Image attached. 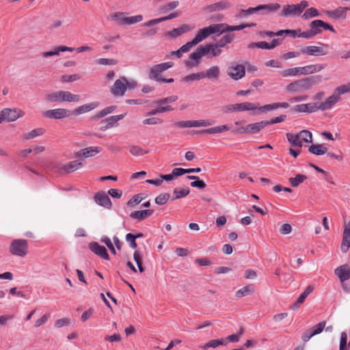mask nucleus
I'll list each match as a JSON object with an SVG mask.
<instances>
[{
	"instance_id": "22",
	"label": "nucleus",
	"mask_w": 350,
	"mask_h": 350,
	"mask_svg": "<svg viewBox=\"0 0 350 350\" xmlns=\"http://www.w3.org/2000/svg\"><path fill=\"white\" fill-rule=\"evenodd\" d=\"M350 247V224L344 229L342 241L340 245L341 252L347 253Z\"/></svg>"
},
{
	"instance_id": "10",
	"label": "nucleus",
	"mask_w": 350,
	"mask_h": 350,
	"mask_svg": "<svg viewBox=\"0 0 350 350\" xmlns=\"http://www.w3.org/2000/svg\"><path fill=\"white\" fill-rule=\"evenodd\" d=\"M258 109V107L254 103L250 102H245L241 103H236L228 105L225 107V112H232V111H255Z\"/></svg>"
},
{
	"instance_id": "40",
	"label": "nucleus",
	"mask_w": 350,
	"mask_h": 350,
	"mask_svg": "<svg viewBox=\"0 0 350 350\" xmlns=\"http://www.w3.org/2000/svg\"><path fill=\"white\" fill-rule=\"evenodd\" d=\"M174 126L178 128L197 126V120L179 121L174 123Z\"/></svg>"
},
{
	"instance_id": "5",
	"label": "nucleus",
	"mask_w": 350,
	"mask_h": 350,
	"mask_svg": "<svg viewBox=\"0 0 350 350\" xmlns=\"http://www.w3.org/2000/svg\"><path fill=\"white\" fill-rule=\"evenodd\" d=\"M318 44L319 46H307L301 48V54L310 56H323L327 55L329 45L322 42H319Z\"/></svg>"
},
{
	"instance_id": "4",
	"label": "nucleus",
	"mask_w": 350,
	"mask_h": 350,
	"mask_svg": "<svg viewBox=\"0 0 350 350\" xmlns=\"http://www.w3.org/2000/svg\"><path fill=\"white\" fill-rule=\"evenodd\" d=\"M10 252L19 257H25L28 252V243L25 239H14L12 241L10 248Z\"/></svg>"
},
{
	"instance_id": "14",
	"label": "nucleus",
	"mask_w": 350,
	"mask_h": 350,
	"mask_svg": "<svg viewBox=\"0 0 350 350\" xmlns=\"http://www.w3.org/2000/svg\"><path fill=\"white\" fill-rule=\"evenodd\" d=\"M265 126H267L266 122L265 120H262L241 127L238 129V132L241 133H257Z\"/></svg>"
},
{
	"instance_id": "49",
	"label": "nucleus",
	"mask_w": 350,
	"mask_h": 350,
	"mask_svg": "<svg viewBox=\"0 0 350 350\" xmlns=\"http://www.w3.org/2000/svg\"><path fill=\"white\" fill-rule=\"evenodd\" d=\"M279 108V104L278 103H273L271 104H268L263 105L262 107H258V109L261 112H267L269 111H273Z\"/></svg>"
},
{
	"instance_id": "6",
	"label": "nucleus",
	"mask_w": 350,
	"mask_h": 350,
	"mask_svg": "<svg viewBox=\"0 0 350 350\" xmlns=\"http://www.w3.org/2000/svg\"><path fill=\"white\" fill-rule=\"evenodd\" d=\"M221 49L215 44H206L198 46V59L203 56H206L208 58L219 56L221 53Z\"/></svg>"
},
{
	"instance_id": "44",
	"label": "nucleus",
	"mask_w": 350,
	"mask_h": 350,
	"mask_svg": "<svg viewBox=\"0 0 350 350\" xmlns=\"http://www.w3.org/2000/svg\"><path fill=\"white\" fill-rule=\"evenodd\" d=\"M170 198V196L168 193H161L156 197L154 201L155 203L158 205H163L167 202Z\"/></svg>"
},
{
	"instance_id": "36",
	"label": "nucleus",
	"mask_w": 350,
	"mask_h": 350,
	"mask_svg": "<svg viewBox=\"0 0 350 350\" xmlns=\"http://www.w3.org/2000/svg\"><path fill=\"white\" fill-rule=\"evenodd\" d=\"M254 291V286L252 285H247L236 292V296L239 298L243 297L246 295H251Z\"/></svg>"
},
{
	"instance_id": "13",
	"label": "nucleus",
	"mask_w": 350,
	"mask_h": 350,
	"mask_svg": "<svg viewBox=\"0 0 350 350\" xmlns=\"http://www.w3.org/2000/svg\"><path fill=\"white\" fill-rule=\"evenodd\" d=\"M219 68L217 66H213L208 70L198 72V79H208L211 81H216L219 77Z\"/></svg>"
},
{
	"instance_id": "1",
	"label": "nucleus",
	"mask_w": 350,
	"mask_h": 350,
	"mask_svg": "<svg viewBox=\"0 0 350 350\" xmlns=\"http://www.w3.org/2000/svg\"><path fill=\"white\" fill-rule=\"evenodd\" d=\"M322 81L323 77L321 75L302 78L288 84L286 86V90L289 93L304 92L310 90L314 85L321 83Z\"/></svg>"
},
{
	"instance_id": "29",
	"label": "nucleus",
	"mask_w": 350,
	"mask_h": 350,
	"mask_svg": "<svg viewBox=\"0 0 350 350\" xmlns=\"http://www.w3.org/2000/svg\"><path fill=\"white\" fill-rule=\"evenodd\" d=\"M83 165L82 163L76 160L71 161L66 165H64L62 167H61V171L64 172L67 174L71 173L79 168H80Z\"/></svg>"
},
{
	"instance_id": "32",
	"label": "nucleus",
	"mask_w": 350,
	"mask_h": 350,
	"mask_svg": "<svg viewBox=\"0 0 350 350\" xmlns=\"http://www.w3.org/2000/svg\"><path fill=\"white\" fill-rule=\"evenodd\" d=\"M227 342L225 339H214L211 340L208 342H206L204 345L202 346L201 348L206 350L208 348H216L219 345H226Z\"/></svg>"
},
{
	"instance_id": "51",
	"label": "nucleus",
	"mask_w": 350,
	"mask_h": 350,
	"mask_svg": "<svg viewBox=\"0 0 350 350\" xmlns=\"http://www.w3.org/2000/svg\"><path fill=\"white\" fill-rule=\"evenodd\" d=\"M130 152L134 156H141L144 154L148 153V151L144 150L138 146H131L130 147Z\"/></svg>"
},
{
	"instance_id": "30",
	"label": "nucleus",
	"mask_w": 350,
	"mask_h": 350,
	"mask_svg": "<svg viewBox=\"0 0 350 350\" xmlns=\"http://www.w3.org/2000/svg\"><path fill=\"white\" fill-rule=\"evenodd\" d=\"M327 148L323 144H312L308 148V151L310 153L317 156L325 154L327 152Z\"/></svg>"
},
{
	"instance_id": "21",
	"label": "nucleus",
	"mask_w": 350,
	"mask_h": 350,
	"mask_svg": "<svg viewBox=\"0 0 350 350\" xmlns=\"http://www.w3.org/2000/svg\"><path fill=\"white\" fill-rule=\"evenodd\" d=\"M340 99L334 92L332 95L329 96L324 102L320 103V110L325 111L330 109L332 107L337 103Z\"/></svg>"
},
{
	"instance_id": "37",
	"label": "nucleus",
	"mask_w": 350,
	"mask_h": 350,
	"mask_svg": "<svg viewBox=\"0 0 350 350\" xmlns=\"http://www.w3.org/2000/svg\"><path fill=\"white\" fill-rule=\"evenodd\" d=\"M283 77L300 76L299 67L288 68L280 72Z\"/></svg>"
},
{
	"instance_id": "46",
	"label": "nucleus",
	"mask_w": 350,
	"mask_h": 350,
	"mask_svg": "<svg viewBox=\"0 0 350 350\" xmlns=\"http://www.w3.org/2000/svg\"><path fill=\"white\" fill-rule=\"evenodd\" d=\"M96 64L99 65H109V66H115L118 64V61L116 59H109V58H99L96 60Z\"/></svg>"
},
{
	"instance_id": "45",
	"label": "nucleus",
	"mask_w": 350,
	"mask_h": 350,
	"mask_svg": "<svg viewBox=\"0 0 350 350\" xmlns=\"http://www.w3.org/2000/svg\"><path fill=\"white\" fill-rule=\"evenodd\" d=\"M178 96H170L164 98H161L157 100L154 101V104L157 105H161L166 103H172L177 100Z\"/></svg>"
},
{
	"instance_id": "27",
	"label": "nucleus",
	"mask_w": 350,
	"mask_h": 350,
	"mask_svg": "<svg viewBox=\"0 0 350 350\" xmlns=\"http://www.w3.org/2000/svg\"><path fill=\"white\" fill-rule=\"evenodd\" d=\"M154 211L152 209H146L142 211H135L131 212L130 214V217L132 219H137L139 221H142L146 217L150 216L153 213Z\"/></svg>"
},
{
	"instance_id": "16",
	"label": "nucleus",
	"mask_w": 350,
	"mask_h": 350,
	"mask_svg": "<svg viewBox=\"0 0 350 350\" xmlns=\"http://www.w3.org/2000/svg\"><path fill=\"white\" fill-rule=\"evenodd\" d=\"M94 200L97 204L105 208L110 209L112 206L111 200L105 191H101L96 193Z\"/></svg>"
},
{
	"instance_id": "25",
	"label": "nucleus",
	"mask_w": 350,
	"mask_h": 350,
	"mask_svg": "<svg viewBox=\"0 0 350 350\" xmlns=\"http://www.w3.org/2000/svg\"><path fill=\"white\" fill-rule=\"evenodd\" d=\"M179 16V12H174L172 13H170L169 15L166 16H163V17H161V18H155V19H152V20H150L146 23H144V25L146 26V27H152L155 25H157L159 24V23H161V22H163V21H167V20H170V19H172V18H176Z\"/></svg>"
},
{
	"instance_id": "8",
	"label": "nucleus",
	"mask_w": 350,
	"mask_h": 350,
	"mask_svg": "<svg viewBox=\"0 0 350 350\" xmlns=\"http://www.w3.org/2000/svg\"><path fill=\"white\" fill-rule=\"evenodd\" d=\"M172 66L173 63L171 62L156 64L150 68L148 74V77L151 80L159 81V79L161 78L160 73Z\"/></svg>"
},
{
	"instance_id": "2",
	"label": "nucleus",
	"mask_w": 350,
	"mask_h": 350,
	"mask_svg": "<svg viewBox=\"0 0 350 350\" xmlns=\"http://www.w3.org/2000/svg\"><path fill=\"white\" fill-rule=\"evenodd\" d=\"M81 96L79 94H74L67 91H57L49 94L46 96V100L50 103L61 102H74L77 103L80 100Z\"/></svg>"
},
{
	"instance_id": "20",
	"label": "nucleus",
	"mask_w": 350,
	"mask_h": 350,
	"mask_svg": "<svg viewBox=\"0 0 350 350\" xmlns=\"http://www.w3.org/2000/svg\"><path fill=\"white\" fill-rule=\"evenodd\" d=\"M301 75H307L320 72L324 68L323 64H310L303 67H299Z\"/></svg>"
},
{
	"instance_id": "35",
	"label": "nucleus",
	"mask_w": 350,
	"mask_h": 350,
	"mask_svg": "<svg viewBox=\"0 0 350 350\" xmlns=\"http://www.w3.org/2000/svg\"><path fill=\"white\" fill-rule=\"evenodd\" d=\"M116 108H117V107L115 106V105H111V106L107 107L105 109H103L100 110V111H98L93 117V119L94 120H98V119H100V118L107 116V114L112 113L113 111L116 110Z\"/></svg>"
},
{
	"instance_id": "56",
	"label": "nucleus",
	"mask_w": 350,
	"mask_h": 350,
	"mask_svg": "<svg viewBox=\"0 0 350 350\" xmlns=\"http://www.w3.org/2000/svg\"><path fill=\"white\" fill-rule=\"evenodd\" d=\"M126 241L129 243L130 247L133 249H136L137 247V244L136 243L135 237L134 234L131 233H128L126 234Z\"/></svg>"
},
{
	"instance_id": "31",
	"label": "nucleus",
	"mask_w": 350,
	"mask_h": 350,
	"mask_svg": "<svg viewBox=\"0 0 350 350\" xmlns=\"http://www.w3.org/2000/svg\"><path fill=\"white\" fill-rule=\"evenodd\" d=\"M234 38V34L232 33H228L224 34L220 39H219L216 43L217 45L221 49L225 46L226 44L231 43Z\"/></svg>"
},
{
	"instance_id": "15",
	"label": "nucleus",
	"mask_w": 350,
	"mask_h": 350,
	"mask_svg": "<svg viewBox=\"0 0 350 350\" xmlns=\"http://www.w3.org/2000/svg\"><path fill=\"white\" fill-rule=\"evenodd\" d=\"M89 249L97 256L104 260H109V256L105 247L100 245L97 242H90L89 243Z\"/></svg>"
},
{
	"instance_id": "50",
	"label": "nucleus",
	"mask_w": 350,
	"mask_h": 350,
	"mask_svg": "<svg viewBox=\"0 0 350 350\" xmlns=\"http://www.w3.org/2000/svg\"><path fill=\"white\" fill-rule=\"evenodd\" d=\"M197 44V35L192 39L191 41L187 42L185 44L182 46L181 51H183L184 53L189 52L191 49Z\"/></svg>"
},
{
	"instance_id": "38",
	"label": "nucleus",
	"mask_w": 350,
	"mask_h": 350,
	"mask_svg": "<svg viewBox=\"0 0 350 350\" xmlns=\"http://www.w3.org/2000/svg\"><path fill=\"white\" fill-rule=\"evenodd\" d=\"M126 116V113L120 114L118 116H112L107 118H105L106 122H108V125L111 128L115 126H118V122L122 119H123Z\"/></svg>"
},
{
	"instance_id": "28",
	"label": "nucleus",
	"mask_w": 350,
	"mask_h": 350,
	"mask_svg": "<svg viewBox=\"0 0 350 350\" xmlns=\"http://www.w3.org/2000/svg\"><path fill=\"white\" fill-rule=\"evenodd\" d=\"M230 3L226 1H221L214 4L208 5L205 10L208 12L221 11L230 7Z\"/></svg>"
},
{
	"instance_id": "39",
	"label": "nucleus",
	"mask_w": 350,
	"mask_h": 350,
	"mask_svg": "<svg viewBox=\"0 0 350 350\" xmlns=\"http://www.w3.org/2000/svg\"><path fill=\"white\" fill-rule=\"evenodd\" d=\"M319 16L320 13L315 8H310L305 11V12L302 15V18L305 20H308L309 18Z\"/></svg>"
},
{
	"instance_id": "57",
	"label": "nucleus",
	"mask_w": 350,
	"mask_h": 350,
	"mask_svg": "<svg viewBox=\"0 0 350 350\" xmlns=\"http://www.w3.org/2000/svg\"><path fill=\"white\" fill-rule=\"evenodd\" d=\"M126 18L124 12H114L111 14V18L114 21H119L121 25H124V19Z\"/></svg>"
},
{
	"instance_id": "59",
	"label": "nucleus",
	"mask_w": 350,
	"mask_h": 350,
	"mask_svg": "<svg viewBox=\"0 0 350 350\" xmlns=\"http://www.w3.org/2000/svg\"><path fill=\"white\" fill-rule=\"evenodd\" d=\"M163 122V120L158 118H146L143 120L144 124H149V125H154L157 124H161Z\"/></svg>"
},
{
	"instance_id": "61",
	"label": "nucleus",
	"mask_w": 350,
	"mask_h": 350,
	"mask_svg": "<svg viewBox=\"0 0 350 350\" xmlns=\"http://www.w3.org/2000/svg\"><path fill=\"white\" fill-rule=\"evenodd\" d=\"M314 36H315V35L312 31V30L310 29L305 31H300L297 36V38H304L305 39H310Z\"/></svg>"
},
{
	"instance_id": "19",
	"label": "nucleus",
	"mask_w": 350,
	"mask_h": 350,
	"mask_svg": "<svg viewBox=\"0 0 350 350\" xmlns=\"http://www.w3.org/2000/svg\"><path fill=\"white\" fill-rule=\"evenodd\" d=\"M3 113L5 114V120L8 122H13L18 118L24 115V112L17 109L5 108L3 109Z\"/></svg>"
},
{
	"instance_id": "62",
	"label": "nucleus",
	"mask_w": 350,
	"mask_h": 350,
	"mask_svg": "<svg viewBox=\"0 0 350 350\" xmlns=\"http://www.w3.org/2000/svg\"><path fill=\"white\" fill-rule=\"evenodd\" d=\"M347 336L345 332H342L340 335L339 350H347L345 349L347 345Z\"/></svg>"
},
{
	"instance_id": "18",
	"label": "nucleus",
	"mask_w": 350,
	"mask_h": 350,
	"mask_svg": "<svg viewBox=\"0 0 350 350\" xmlns=\"http://www.w3.org/2000/svg\"><path fill=\"white\" fill-rule=\"evenodd\" d=\"M100 151L98 147L90 146L75 152V157L79 159L88 158L96 155Z\"/></svg>"
},
{
	"instance_id": "43",
	"label": "nucleus",
	"mask_w": 350,
	"mask_h": 350,
	"mask_svg": "<svg viewBox=\"0 0 350 350\" xmlns=\"http://www.w3.org/2000/svg\"><path fill=\"white\" fill-rule=\"evenodd\" d=\"M338 96L350 92V83L337 87L334 92Z\"/></svg>"
},
{
	"instance_id": "55",
	"label": "nucleus",
	"mask_w": 350,
	"mask_h": 350,
	"mask_svg": "<svg viewBox=\"0 0 350 350\" xmlns=\"http://www.w3.org/2000/svg\"><path fill=\"white\" fill-rule=\"evenodd\" d=\"M326 325L325 321H321L311 328V331L315 335L321 333Z\"/></svg>"
},
{
	"instance_id": "58",
	"label": "nucleus",
	"mask_w": 350,
	"mask_h": 350,
	"mask_svg": "<svg viewBox=\"0 0 350 350\" xmlns=\"http://www.w3.org/2000/svg\"><path fill=\"white\" fill-rule=\"evenodd\" d=\"M306 105L308 107L307 113H313L320 110V103H306Z\"/></svg>"
},
{
	"instance_id": "48",
	"label": "nucleus",
	"mask_w": 350,
	"mask_h": 350,
	"mask_svg": "<svg viewBox=\"0 0 350 350\" xmlns=\"http://www.w3.org/2000/svg\"><path fill=\"white\" fill-rule=\"evenodd\" d=\"M280 8L278 3H270L267 5H260V10H267L268 12H275Z\"/></svg>"
},
{
	"instance_id": "34",
	"label": "nucleus",
	"mask_w": 350,
	"mask_h": 350,
	"mask_svg": "<svg viewBox=\"0 0 350 350\" xmlns=\"http://www.w3.org/2000/svg\"><path fill=\"white\" fill-rule=\"evenodd\" d=\"M323 21L321 20H314L312 21L309 27L314 34L316 36L322 31Z\"/></svg>"
},
{
	"instance_id": "23",
	"label": "nucleus",
	"mask_w": 350,
	"mask_h": 350,
	"mask_svg": "<svg viewBox=\"0 0 350 350\" xmlns=\"http://www.w3.org/2000/svg\"><path fill=\"white\" fill-rule=\"evenodd\" d=\"M301 14V10L296 4L286 5L283 7L281 16L288 17L293 15H299Z\"/></svg>"
},
{
	"instance_id": "11",
	"label": "nucleus",
	"mask_w": 350,
	"mask_h": 350,
	"mask_svg": "<svg viewBox=\"0 0 350 350\" xmlns=\"http://www.w3.org/2000/svg\"><path fill=\"white\" fill-rule=\"evenodd\" d=\"M71 115L72 111L63 108L49 109L43 113L44 117L51 119H62Z\"/></svg>"
},
{
	"instance_id": "3",
	"label": "nucleus",
	"mask_w": 350,
	"mask_h": 350,
	"mask_svg": "<svg viewBox=\"0 0 350 350\" xmlns=\"http://www.w3.org/2000/svg\"><path fill=\"white\" fill-rule=\"evenodd\" d=\"M286 138L293 146L301 147L304 143L312 142V133L302 130L299 133H286Z\"/></svg>"
},
{
	"instance_id": "33",
	"label": "nucleus",
	"mask_w": 350,
	"mask_h": 350,
	"mask_svg": "<svg viewBox=\"0 0 350 350\" xmlns=\"http://www.w3.org/2000/svg\"><path fill=\"white\" fill-rule=\"evenodd\" d=\"M185 65L187 70L197 66V50L191 53L189 58L185 60Z\"/></svg>"
},
{
	"instance_id": "9",
	"label": "nucleus",
	"mask_w": 350,
	"mask_h": 350,
	"mask_svg": "<svg viewBox=\"0 0 350 350\" xmlns=\"http://www.w3.org/2000/svg\"><path fill=\"white\" fill-rule=\"evenodd\" d=\"M228 75L233 80L238 81L245 75V68L242 64L232 62L227 69Z\"/></svg>"
},
{
	"instance_id": "64",
	"label": "nucleus",
	"mask_w": 350,
	"mask_h": 350,
	"mask_svg": "<svg viewBox=\"0 0 350 350\" xmlns=\"http://www.w3.org/2000/svg\"><path fill=\"white\" fill-rule=\"evenodd\" d=\"M69 324H70V320L68 319L64 318V319H57L55 322V327L59 328L63 326L68 325Z\"/></svg>"
},
{
	"instance_id": "26",
	"label": "nucleus",
	"mask_w": 350,
	"mask_h": 350,
	"mask_svg": "<svg viewBox=\"0 0 350 350\" xmlns=\"http://www.w3.org/2000/svg\"><path fill=\"white\" fill-rule=\"evenodd\" d=\"M98 106V103H90L88 104H85L81 106L77 107L73 111H72V114L75 116H78L88 111H90L97 107Z\"/></svg>"
},
{
	"instance_id": "54",
	"label": "nucleus",
	"mask_w": 350,
	"mask_h": 350,
	"mask_svg": "<svg viewBox=\"0 0 350 350\" xmlns=\"http://www.w3.org/2000/svg\"><path fill=\"white\" fill-rule=\"evenodd\" d=\"M286 119V115L282 114V115H280V116L273 118L271 119L270 120H265V121L266 122V125L268 126L270 124L282 122L284 121Z\"/></svg>"
},
{
	"instance_id": "17",
	"label": "nucleus",
	"mask_w": 350,
	"mask_h": 350,
	"mask_svg": "<svg viewBox=\"0 0 350 350\" xmlns=\"http://www.w3.org/2000/svg\"><path fill=\"white\" fill-rule=\"evenodd\" d=\"M350 10L349 7H338L333 10H327V16L332 19H345L347 18V11Z\"/></svg>"
},
{
	"instance_id": "47",
	"label": "nucleus",
	"mask_w": 350,
	"mask_h": 350,
	"mask_svg": "<svg viewBox=\"0 0 350 350\" xmlns=\"http://www.w3.org/2000/svg\"><path fill=\"white\" fill-rule=\"evenodd\" d=\"M143 20L142 15H136L133 16H129L124 19V25H132L136 23L141 22Z\"/></svg>"
},
{
	"instance_id": "24",
	"label": "nucleus",
	"mask_w": 350,
	"mask_h": 350,
	"mask_svg": "<svg viewBox=\"0 0 350 350\" xmlns=\"http://www.w3.org/2000/svg\"><path fill=\"white\" fill-rule=\"evenodd\" d=\"M191 29V28L189 25H183L182 26H180L178 28L173 29L172 31H167L165 35L167 37H170L172 38H176L181 36L182 34H183L186 32H188Z\"/></svg>"
},
{
	"instance_id": "12",
	"label": "nucleus",
	"mask_w": 350,
	"mask_h": 350,
	"mask_svg": "<svg viewBox=\"0 0 350 350\" xmlns=\"http://www.w3.org/2000/svg\"><path fill=\"white\" fill-rule=\"evenodd\" d=\"M125 82H127V79L124 77L116 80L111 88V92L116 96H123L127 89Z\"/></svg>"
},
{
	"instance_id": "41",
	"label": "nucleus",
	"mask_w": 350,
	"mask_h": 350,
	"mask_svg": "<svg viewBox=\"0 0 350 350\" xmlns=\"http://www.w3.org/2000/svg\"><path fill=\"white\" fill-rule=\"evenodd\" d=\"M223 25V29H224V33L233 31H240L245 28H246L247 25H245V24L239 25H235V26H231L226 23H222Z\"/></svg>"
},
{
	"instance_id": "63",
	"label": "nucleus",
	"mask_w": 350,
	"mask_h": 350,
	"mask_svg": "<svg viewBox=\"0 0 350 350\" xmlns=\"http://www.w3.org/2000/svg\"><path fill=\"white\" fill-rule=\"evenodd\" d=\"M43 133H44V129H42V128H40V129H33V130L31 131L28 133L27 138L28 139H29V138H34L36 137L42 135Z\"/></svg>"
},
{
	"instance_id": "52",
	"label": "nucleus",
	"mask_w": 350,
	"mask_h": 350,
	"mask_svg": "<svg viewBox=\"0 0 350 350\" xmlns=\"http://www.w3.org/2000/svg\"><path fill=\"white\" fill-rule=\"evenodd\" d=\"M189 193V189L188 188L187 189H182L180 190H178L177 189H175L174 190V194L175 196L173 198V200H177L180 198L185 197Z\"/></svg>"
},
{
	"instance_id": "60",
	"label": "nucleus",
	"mask_w": 350,
	"mask_h": 350,
	"mask_svg": "<svg viewBox=\"0 0 350 350\" xmlns=\"http://www.w3.org/2000/svg\"><path fill=\"white\" fill-rule=\"evenodd\" d=\"M143 198L140 197L139 194H136L133 196L128 202L127 205L132 206L135 204H137L142 201Z\"/></svg>"
},
{
	"instance_id": "7",
	"label": "nucleus",
	"mask_w": 350,
	"mask_h": 350,
	"mask_svg": "<svg viewBox=\"0 0 350 350\" xmlns=\"http://www.w3.org/2000/svg\"><path fill=\"white\" fill-rule=\"evenodd\" d=\"M222 23L214 24L198 30V42L206 39L211 34L217 33L220 36L224 33Z\"/></svg>"
},
{
	"instance_id": "53",
	"label": "nucleus",
	"mask_w": 350,
	"mask_h": 350,
	"mask_svg": "<svg viewBox=\"0 0 350 350\" xmlns=\"http://www.w3.org/2000/svg\"><path fill=\"white\" fill-rule=\"evenodd\" d=\"M80 78H81V77L78 74L70 75H64L62 77L61 80L64 83H69V82H72V81L79 80Z\"/></svg>"
},
{
	"instance_id": "42",
	"label": "nucleus",
	"mask_w": 350,
	"mask_h": 350,
	"mask_svg": "<svg viewBox=\"0 0 350 350\" xmlns=\"http://www.w3.org/2000/svg\"><path fill=\"white\" fill-rule=\"evenodd\" d=\"M306 178V175L297 174L295 177L290 178L289 181L293 187H296Z\"/></svg>"
}]
</instances>
